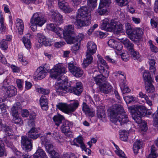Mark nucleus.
Listing matches in <instances>:
<instances>
[{
	"mask_svg": "<svg viewBox=\"0 0 158 158\" xmlns=\"http://www.w3.org/2000/svg\"><path fill=\"white\" fill-rule=\"evenodd\" d=\"M66 72V69L60 64H56L50 70V77L57 80L55 86L56 93L62 95L68 92L79 95L82 91L81 83L77 82L76 83V87H72L67 80H63L60 78L62 75Z\"/></svg>",
	"mask_w": 158,
	"mask_h": 158,
	"instance_id": "f257e3e1",
	"label": "nucleus"
},
{
	"mask_svg": "<svg viewBox=\"0 0 158 158\" xmlns=\"http://www.w3.org/2000/svg\"><path fill=\"white\" fill-rule=\"evenodd\" d=\"M129 112L131 113L132 117L135 122L138 124V126L141 131H145L148 127L146 123L141 120L142 117L146 113L148 115H151L152 112L150 111H146L144 107L136 105L128 107Z\"/></svg>",
	"mask_w": 158,
	"mask_h": 158,
	"instance_id": "f03ea898",
	"label": "nucleus"
},
{
	"mask_svg": "<svg viewBox=\"0 0 158 158\" xmlns=\"http://www.w3.org/2000/svg\"><path fill=\"white\" fill-rule=\"evenodd\" d=\"M110 120L117 125H122L128 121L127 115L121 105H113L108 109Z\"/></svg>",
	"mask_w": 158,
	"mask_h": 158,
	"instance_id": "7ed1b4c3",
	"label": "nucleus"
},
{
	"mask_svg": "<svg viewBox=\"0 0 158 158\" xmlns=\"http://www.w3.org/2000/svg\"><path fill=\"white\" fill-rule=\"evenodd\" d=\"M91 13L86 6H82L78 9L74 22L77 28L87 26L91 23Z\"/></svg>",
	"mask_w": 158,
	"mask_h": 158,
	"instance_id": "20e7f679",
	"label": "nucleus"
},
{
	"mask_svg": "<svg viewBox=\"0 0 158 158\" xmlns=\"http://www.w3.org/2000/svg\"><path fill=\"white\" fill-rule=\"evenodd\" d=\"M97 56L98 59L97 62V66L101 74L94 77V79L96 83L99 86L103 84L105 80V78L108 76L109 72L108 71L109 67L105 60L99 54L97 55Z\"/></svg>",
	"mask_w": 158,
	"mask_h": 158,
	"instance_id": "39448f33",
	"label": "nucleus"
},
{
	"mask_svg": "<svg viewBox=\"0 0 158 158\" xmlns=\"http://www.w3.org/2000/svg\"><path fill=\"white\" fill-rule=\"evenodd\" d=\"M125 26L127 34L132 41H139L142 37L143 33V30L142 28H133L128 23H126Z\"/></svg>",
	"mask_w": 158,
	"mask_h": 158,
	"instance_id": "423d86ee",
	"label": "nucleus"
},
{
	"mask_svg": "<svg viewBox=\"0 0 158 158\" xmlns=\"http://www.w3.org/2000/svg\"><path fill=\"white\" fill-rule=\"evenodd\" d=\"M46 22L45 18L41 16L40 13L36 12L34 13L30 19L29 25L31 29L35 31L37 30V27H41Z\"/></svg>",
	"mask_w": 158,
	"mask_h": 158,
	"instance_id": "0eeeda50",
	"label": "nucleus"
},
{
	"mask_svg": "<svg viewBox=\"0 0 158 158\" xmlns=\"http://www.w3.org/2000/svg\"><path fill=\"white\" fill-rule=\"evenodd\" d=\"M79 104L78 101L75 100L69 104L66 103H59L56 105V107L63 112L70 115L75 111L78 107Z\"/></svg>",
	"mask_w": 158,
	"mask_h": 158,
	"instance_id": "6e6552de",
	"label": "nucleus"
},
{
	"mask_svg": "<svg viewBox=\"0 0 158 158\" xmlns=\"http://www.w3.org/2000/svg\"><path fill=\"white\" fill-rule=\"evenodd\" d=\"M74 25H69L64 27L63 37L66 42L69 44H72L75 42V33L74 31Z\"/></svg>",
	"mask_w": 158,
	"mask_h": 158,
	"instance_id": "1a4fd4ad",
	"label": "nucleus"
},
{
	"mask_svg": "<svg viewBox=\"0 0 158 158\" xmlns=\"http://www.w3.org/2000/svg\"><path fill=\"white\" fill-rule=\"evenodd\" d=\"M47 4L50 11L48 14L52 18L54 19L56 24L57 25H59L62 23L63 22V16L57 11L54 10L52 2L48 0L47 2Z\"/></svg>",
	"mask_w": 158,
	"mask_h": 158,
	"instance_id": "9d476101",
	"label": "nucleus"
},
{
	"mask_svg": "<svg viewBox=\"0 0 158 158\" xmlns=\"http://www.w3.org/2000/svg\"><path fill=\"white\" fill-rule=\"evenodd\" d=\"M21 107L19 102L16 103L13 105L10 112L13 116V121L15 123L19 124V126L22 125L23 123L22 120L18 114V111L21 109Z\"/></svg>",
	"mask_w": 158,
	"mask_h": 158,
	"instance_id": "9b49d317",
	"label": "nucleus"
},
{
	"mask_svg": "<svg viewBox=\"0 0 158 158\" xmlns=\"http://www.w3.org/2000/svg\"><path fill=\"white\" fill-rule=\"evenodd\" d=\"M41 139L42 143L45 145L46 151L50 155L52 158H60L59 154L53 150V145L51 144L47 143L48 140L44 136H41Z\"/></svg>",
	"mask_w": 158,
	"mask_h": 158,
	"instance_id": "f8f14e48",
	"label": "nucleus"
},
{
	"mask_svg": "<svg viewBox=\"0 0 158 158\" xmlns=\"http://www.w3.org/2000/svg\"><path fill=\"white\" fill-rule=\"evenodd\" d=\"M111 3V0H100V2L97 11L100 15L107 14L108 11L106 7Z\"/></svg>",
	"mask_w": 158,
	"mask_h": 158,
	"instance_id": "ddd939ff",
	"label": "nucleus"
},
{
	"mask_svg": "<svg viewBox=\"0 0 158 158\" xmlns=\"http://www.w3.org/2000/svg\"><path fill=\"white\" fill-rule=\"evenodd\" d=\"M68 68L69 71L76 77H79L83 74V71L80 68L75 66L73 63H68Z\"/></svg>",
	"mask_w": 158,
	"mask_h": 158,
	"instance_id": "4468645a",
	"label": "nucleus"
},
{
	"mask_svg": "<svg viewBox=\"0 0 158 158\" xmlns=\"http://www.w3.org/2000/svg\"><path fill=\"white\" fill-rule=\"evenodd\" d=\"M113 22V24H111V30L110 31H112L117 35L121 33H124L125 30L124 29L123 26L122 24L115 20Z\"/></svg>",
	"mask_w": 158,
	"mask_h": 158,
	"instance_id": "2eb2a0df",
	"label": "nucleus"
},
{
	"mask_svg": "<svg viewBox=\"0 0 158 158\" xmlns=\"http://www.w3.org/2000/svg\"><path fill=\"white\" fill-rule=\"evenodd\" d=\"M70 143L72 145L79 147V144L80 145V147L82 150L85 152L88 151V153H90L91 151L89 148H86L83 141V138L81 136H78L73 140H71Z\"/></svg>",
	"mask_w": 158,
	"mask_h": 158,
	"instance_id": "dca6fc26",
	"label": "nucleus"
},
{
	"mask_svg": "<svg viewBox=\"0 0 158 158\" xmlns=\"http://www.w3.org/2000/svg\"><path fill=\"white\" fill-rule=\"evenodd\" d=\"M21 143L23 148L27 151H30L32 147L31 142L26 136L22 137Z\"/></svg>",
	"mask_w": 158,
	"mask_h": 158,
	"instance_id": "f3484780",
	"label": "nucleus"
},
{
	"mask_svg": "<svg viewBox=\"0 0 158 158\" xmlns=\"http://www.w3.org/2000/svg\"><path fill=\"white\" fill-rule=\"evenodd\" d=\"M9 137H7L6 140L5 141V143L7 145V146L11 148L15 153V154L18 157H20L21 156H23V158H30V156L26 154L23 155V154L21 153L19 151H18L15 147L13 146L12 143L9 141L7 140V139H9Z\"/></svg>",
	"mask_w": 158,
	"mask_h": 158,
	"instance_id": "a211bd4d",
	"label": "nucleus"
},
{
	"mask_svg": "<svg viewBox=\"0 0 158 158\" xmlns=\"http://www.w3.org/2000/svg\"><path fill=\"white\" fill-rule=\"evenodd\" d=\"M34 36L31 33H28L24 36L22 39L25 48L27 49H29L31 48V43L30 40Z\"/></svg>",
	"mask_w": 158,
	"mask_h": 158,
	"instance_id": "6ab92c4d",
	"label": "nucleus"
},
{
	"mask_svg": "<svg viewBox=\"0 0 158 158\" xmlns=\"http://www.w3.org/2000/svg\"><path fill=\"white\" fill-rule=\"evenodd\" d=\"M114 20H112L110 23H109V20L108 18H105L102 21L101 23V28L102 30H104L107 31H110L111 30V28L112 27V24H113V22Z\"/></svg>",
	"mask_w": 158,
	"mask_h": 158,
	"instance_id": "aec40b11",
	"label": "nucleus"
},
{
	"mask_svg": "<svg viewBox=\"0 0 158 158\" xmlns=\"http://www.w3.org/2000/svg\"><path fill=\"white\" fill-rule=\"evenodd\" d=\"M58 5L60 8L65 13H69L73 11V9L69 6L64 0H58Z\"/></svg>",
	"mask_w": 158,
	"mask_h": 158,
	"instance_id": "412c9836",
	"label": "nucleus"
},
{
	"mask_svg": "<svg viewBox=\"0 0 158 158\" xmlns=\"http://www.w3.org/2000/svg\"><path fill=\"white\" fill-rule=\"evenodd\" d=\"M36 37L38 38V42L41 45L45 46H50L51 42L49 39L47 38L42 34L38 33L37 34Z\"/></svg>",
	"mask_w": 158,
	"mask_h": 158,
	"instance_id": "4be33fe9",
	"label": "nucleus"
},
{
	"mask_svg": "<svg viewBox=\"0 0 158 158\" xmlns=\"http://www.w3.org/2000/svg\"><path fill=\"white\" fill-rule=\"evenodd\" d=\"M87 50L86 54L92 56L96 52L97 46L96 44L92 41L88 42L87 44Z\"/></svg>",
	"mask_w": 158,
	"mask_h": 158,
	"instance_id": "5701e85b",
	"label": "nucleus"
},
{
	"mask_svg": "<svg viewBox=\"0 0 158 158\" xmlns=\"http://www.w3.org/2000/svg\"><path fill=\"white\" fill-rule=\"evenodd\" d=\"M108 44L109 47L118 51L121 50L123 48L122 45L113 38L109 40Z\"/></svg>",
	"mask_w": 158,
	"mask_h": 158,
	"instance_id": "b1692460",
	"label": "nucleus"
},
{
	"mask_svg": "<svg viewBox=\"0 0 158 158\" xmlns=\"http://www.w3.org/2000/svg\"><path fill=\"white\" fill-rule=\"evenodd\" d=\"M47 75V72L44 68L42 67H40L38 68L34 74L35 77L39 80L45 77Z\"/></svg>",
	"mask_w": 158,
	"mask_h": 158,
	"instance_id": "393cba45",
	"label": "nucleus"
},
{
	"mask_svg": "<svg viewBox=\"0 0 158 158\" xmlns=\"http://www.w3.org/2000/svg\"><path fill=\"white\" fill-rule=\"evenodd\" d=\"M99 87L100 91L106 94L110 92L112 90V87L109 83L107 82H105L102 84Z\"/></svg>",
	"mask_w": 158,
	"mask_h": 158,
	"instance_id": "a878e982",
	"label": "nucleus"
},
{
	"mask_svg": "<svg viewBox=\"0 0 158 158\" xmlns=\"http://www.w3.org/2000/svg\"><path fill=\"white\" fill-rule=\"evenodd\" d=\"M38 132V129L32 127L28 133V137L33 139H36L40 136Z\"/></svg>",
	"mask_w": 158,
	"mask_h": 158,
	"instance_id": "bb28decb",
	"label": "nucleus"
},
{
	"mask_svg": "<svg viewBox=\"0 0 158 158\" xmlns=\"http://www.w3.org/2000/svg\"><path fill=\"white\" fill-rule=\"evenodd\" d=\"M15 24L16 28L17 29L19 33L21 35L22 34L24 29V23L23 21L20 19H17L16 21Z\"/></svg>",
	"mask_w": 158,
	"mask_h": 158,
	"instance_id": "cd10ccee",
	"label": "nucleus"
},
{
	"mask_svg": "<svg viewBox=\"0 0 158 158\" xmlns=\"http://www.w3.org/2000/svg\"><path fill=\"white\" fill-rule=\"evenodd\" d=\"M82 110L86 115L93 117L94 115V111L93 109L90 108L85 103L83 102L82 105Z\"/></svg>",
	"mask_w": 158,
	"mask_h": 158,
	"instance_id": "c85d7f7f",
	"label": "nucleus"
},
{
	"mask_svg": "<svg viewBox=\"0 0 158 158\" xmlns=\"http://www.w3.org/2000/svg\"><path fill=\"white\" fill-rule=\"evenodd\" d=\"M40 105L43 110H46L48 109V100L46 97L42 95L40 100Z\"/></svg>",
	"mask_w": 158,
	"mask_h": 158,
	"instance_id": "c756f323",
	"label": "nucleus"
},
{
	"mask_svg": "<svg viewBox=\"0 0 158 158\" xmlns=\"http://www.w3.org/2000/svg\"><path fill=\"white\" fill-rule=\"evenodd\" d=\"M16 89L13 85L10 86L7 88L6 94L9 97H12L16 95Z\"/></svg>",
	"mask_w": 158,
	"mask_h": 158,
	"instance_id": "7c9ffc66",
	"label": "nucleus"
},
{
	"mask_svg": "<svg viewBox=\"0 0 158 158\" xmlns=\"http://www.w3.org/2000/svg\"><path fill=\"white\" fill-rule=\"evenodd\" d=\"M97 115L98 118L102 119L104 117L105 115V106L103 105L99 106L97 108Z\"/></svg>",
	"mask_w": 158,
	"mask_h": 158,
	"instance_id": "2f4dec72",
	"label": "nucleus"
},
{
	"mask_svg": "<svg viewBox=\"0 0 158 158\" xmlns=\"http://www.w3.org/2000/svg\"><path fill=\"white\" fill-rule=\"evenodd\" d=\"M143 146V142L141 140H137L134 143L133 147V150L134 153L137 154L139 150Z\"/></svg>",
	"mask_w": 158,
	"mask_h": 158,
	"instance_id": "473e14b6",
	"label": "nucleus"
},
{
	"mask_svg": "<svg viewBox=\"0 0 158 158\" xmlns=\"http://www.w3.org/2000/svg\"><path fill=\"white\" fill-rule=\"evenodd\" d=\"M71 124L70 122L68 121L64 122L61 127L62 131L65 134L69 132L70 131V126Z\"/></svg>",
	"mask_w": 158,
	"mask_h": 158,
	"instance_id": "72a5a7b5",
	"label": "nucleus"
},
{
	"mask_svg": "<svg viewBox=\"0 0 158 158\" xmlns=\"http://www.w3.org/2000/svg\"><path fill=\"white\" fill-rule=\"evenodd\" d=\"M152 82L145 83V89L148 93H152L155 91V87L152 84Z\"/></svg>",
	"mask_w": 158,
	"mask_h": 158,
	"instance_id": "f704fd0d",
	"label": "nucleus"
},
{
	"mask_svg": "<svg viewBox=\"0 0 158 158\" xmlns=\"http://www.w3.org/2000/svg\"><path fill=\"white\" fill-rule=\"evenodd\" d=\"M93 60L92 56L86 54V57L83 61L82 66L83 68H85L89 64H91Z\"/></svg>",
	"mask_w": 158,
	"mask_h": 158,
	"instance_id": "c9c22d12",
	"label": "nucleus"
},
{
	"mask_svg": "<svg viewBox=\"0 0 158 158\" xmlns=\"http://www.w3.org/2000/svg\"><path fill=\"white\" fill-rule=\"evenodd\" d=\"M143 78L145 83L152 82L153 79L151 77L150 75L148 70H145L143 75Z\"/></svg>",
	"mask_w": 158,
	"mask_h": 158,
	"instance_id": "e433bc0d",
	"label": "nucleus"
},
{
	"mask_svg": "<svg viewBox=\"0 0 158 158\" xmlns=\"http://www.w3.org/2000/svg\"><path fill=\"white\" fill-rule=\"evenodd\" d=\"M120 42L123 44L128 50L131 49L133 47V45L127 38L121 39Z\"/></svg>",
	"mask_w": 158,
	"mask_h": 158,
	"instance_id": "4c0bfd02",
	"label": "nucleus"
},
{
	"mask_svg": "<svg viewBox=\"0 0 158 158\" xmlns=\"http://www.w3.org/2000/svg\"><path fill=\"white\" fill-rule=\"evenodd\" d=\"M148 59L149 61V63L150 65V70L151 72H153L154 74L155 73L156 71V68L155 67V61L154 60V58L151 57L150 56L148 57Z\"/></svg>",
	"mask_w": 158,
	"mask_h": 158,
	"instance_id": "58836bf2",
	"label": "nucleus"
},
{
	"mask_svg": "<svg viewBox=\"0 0 158 158\" xmlns=\"http://www.w3.org/2000/svg\"><path fill=\"white\" fill-rule=\"evenodd\" d=\"M4 18L2 11H0V30L4 31L6 29L5 24L4 23Z\"/></svg>",
	"mask_w": 158,
	"mask_h": 158,
	"instance_id": "ea45409f",
	"label": "nucleus"
},
{
	"mask_svg": "<svg viewBox=\"0 0 158 158\" xmlns=\"http://www.w3.org/2000/svg\"><path fill=\"white\" fill-rule=\"evenodd\" d=\"M63 119V116L59 114L54 116L53 118V121L57 126H59Z\"/></svg>",
	"mask_w": 158,
	"mask_h": 158,
	"instance_id": "a19ab883",
	"label": "nucleus"
},
{
	"mask_svg": "<svg viewBox=\"0 0 158 158\" xmlns=\"http://www.w3.org/2000/svg\"><path fill=\"white\" fill-rule=\"evenodd\" d=\"M158 156L156 148L154 146L151 147V152L149 155L148 158H156Z\"/></svg>",
	"mask_w": 158,
	"mask_h": 158,
	"instance_id": "79ce46f5",
	"label": "nucleus"
},
{
	"mask_svg": "<svg viewBox=\"0 0 158 158\" xmlns=\"http://www.w3.org/2000/svg\"><path fill=\"white\" fill-rule=\"evenodd\" d=\"M120 139L123 141H126L127 139L128 133L124 130H120L119 131Z\"/></svg>",
	"mask_w": 158,
	"mask_h": 158,
	"instance_id": "37998d69",
	"label": "nucleus"
},
{
	"mask_svg": "<svg viewBox=\"0 0 158 158\" xmlns=\"http://www.w3.org/2000/svg\"><path fill=\"white\" fill-rule=\"evenodd\" d=\"M128 50L130 52L131 56L134 60H138L140 57V55L139 53L134 50L133 47L131 49Z\"/></svg>",
	"mask_w": 158,
	"mask_h": 158,
	"instance_id": "c03bdc74",
	"label": "nucleus"
},
{
	"mask_svg": "<svg viewBox=\"0 0 158 158\" xmlns=\"http://www.w3.org/2000/svg\"><path fill=\"white\" fill-rule=\"evenodd\" d=\"M36 115L35 113L30 114L29 116V119L28 122V125L31 127H34L35 124V117Z\"/></svg>",
	"mask_w": 158,
	"mask_h": 158,
	"instance_id": "a18cd8bd",
	"label": "nucleus"
},
{
	"mask_svg": "<svg viewBox=\"0 0 158 158\" xmlns=\"http://www.w3.org/2000/svg\"><path fill=\"white\" fill-rule=\"evenodd\" d=\"M97 0H87L88 6L91 10L94 9L97 6Z\"/></svg>",
	"mask_w": 158,
	"mask_h": 158,
	"instance_id": "49530a36",
	"label": "nucleus"
},
{
	"mask_svg": "<svg viewBox=\"0 0 158 158\" xmlns=\"http://www.w3.org/2000/svg\"><path fill=\"white\" fill-rule=\"evenodd\" d=\"M148 43L150 47V49L152 52L155 53L158 52V48L153 44L152 40H149L148 41Z\"/></svg>",
	"mask_w": 158,
	"mask_h": 158,
	"instance_id": "de8ad7c7",
	"label": "nucleus"
},
{
	"mask_svg": "<svg viewBox=\"0 0 158 158\" xmlns=\"http://www.w3.org/2000/svg\"><path fill=\"white\" fill-rule=\"evenodd\" d=\"M124 99L127 104L130 103L132 101L136 100V98L134 96H127L124 97Z\"/></svg>",
	"mask_w": 158,
	"mask_h": 158,
	"instance_id": "09e8293b",
	"label": "nucleus"
},
{
	"mask_svg": "<svg viewBox=\"0 0 158 158\" xmlns=\"http://www.w3.org/2000/svg\"><path fill=\"white\" fill-rule=\"evenodd\" d=\"M7 42L6 40L3 39L0 43V48L3 50H6L8 48Z\"/></svg>",
	"mask_w": 158,
	"mask_h": 158,
	"instance_id": "8fccbe9b",
	"label": "nucleus"
},
{
	"mask_svg": "<svg viewBox=\"0 0 158 158\" xmlns=\"http://www.w3.org/2000/svg\"><path fill=\"white\" fill-rule=\"evenodd\" d=\"M4 155L5 156L6 155L5 150L4 144L3 141L0 139V156Z\"/></svg>",
	"mask_w": 158,
	"mask_h": 158,
	"instance_id": "3c124183",
	"label": "nucleus"
},
{
	"mask_svg": "<svg viewBox=\"0 0 158 158\" xmlns=\"http://www.w3.org/2000/svg\"><path fill=\"white\" fill-rule=\"evenodd\" d=\"M54 32L58 37L60 38H62L63 36V31L60 27H57Z\"/></svg>",
	"mask_w": 158,
	"mask_h": 158,
	"instance_id": "603ef678",
	"label": "nucleus"
},
{
	"mask_svg": "<svg viewBox=\"0 0 158 158\" xmlns=\"http://www.w3.org/2000/svg\"><path fill=\"white\" fill-rule=\"evenodd\" d=\"M37 91L39 93L45 95L48 94L49 93V90L48 89H45L42 88H39L36 89Z\"/></svg>",
	"mask_w": 158,
	"mask_h": 158,
	"instance_id": "864d4df0",
	"label": "nucleus"
},
{
	"mask_svg": "<svg viewBox=\"0 0 158 158\" xmlns=\"http://www.w3.org/2000/svg\"><path fill=\"white\" fill-rule=\"evenodd\" d=\"M0 108L4 117L7 116L8 114L6 110V106L4 103L0 105Z\"/></svg>",
	"mask_w": 158,
	"mask_h": 158,
	"instance_id": "5fc2aeb1",
	"label": "nucleus"
},
{
	"mask_svg": "<svg viewBox=\"0 0 158 158\" xmlns=\"http://www.w3.org/2000/svg\"><path fill=\"white\" fill-rule=\"evenodd\" d=\"M76 43V44L72 47L71 49L72 51L75 53L79 49L81 44L79 42Z\"/></svg>",
	"mask_w": 158,
	"mask_h": 158,
	"instance_id": "6e6d98bb",
	"label": "nucleus"
},
{
	"mask_svg": "<svg viewBox=\"0 0 158 158\" xmlns=\"http://www.w3.org/2000/svg\"><path fill=\"white\" fill-rule=\"evenodd\" d=\"M121 57L122 59L124 61H128L129 58V56L128 52L127 51H125L124 52H122Z\"/></svg>",
	"mask_w": 158,
	"mask_h": 158,
	"instance_id": "4d7b16f0",
	"label": "nucleus"
},
{
	"mask_svg": "<svg viewBox=\"0 0 158 158\" xmlns=\"http://www.w3.org/2000/svg\"><path fill=\"white\" fill-rule=\"evenodd\" d=\"M117 4L119 6L122 7L126 5L128 3V0H115Z\"/></svg>",
	"mask_w": 158,
	"mask_h": 158,
	"instance_id": "13d9d810",
	"label": "nucleus"
},
{
	"mask_svg": "<svg viewBox=\"0 0 158 158\" xmlns=\"http://www.w3.org/2000/svg\"><path fill=\"white\" fill-rule=\"evenodd\" d=\"M120 87L123 94L128 93H130L131 91L130 89L126 85H125L124 86H122Z\"/></svg>",
	"mask_w": 158,
	"mask_h": 158,
	"instance_id": "bf43d9fd",
	"label": "nucleus"
},
{
	"mask_svg": "<svg viewBox=\"0 0 158 158\" xmlns=\"http://www.w3.org/2000/svg\"><path fill=\"white\" fill-rule=\"evenodd\" d=\"M16 82L18 88L20 89H22L24 83L23 80L22 79H16Z\"/></svg>",
	"mask_w": 158,
	"mask_h": 158,
	"instance_id": "052dcab7",
	"label": "nucleus"
},
{
	"mask_svg": "<svg viewBox=\"0 0 158 158\" xmlns=\"http://www.w3.org/2000/svg\"><path fill=\"white\" fill-rule=\"evenodd\" d=\"M2 129L5 131L6 133V134L8 136L11 135L12 132L11 131V129L9 127L7 126H5L3 127L2 126Z\"/></svg>",
	"mask_w": 158,
	"mask_h": 158,
	"instance_id": "680f3d73",
	"label": "nucleus"
},
{
	"mask_svg": "<svg viewBox=\"0 0 158 158\" xmlns=\"http://www.w3.org/2000/svg\"><path fill=\"white\" fill-rule=\"evenodd\" d=\"M151 24L153 28H156V30L158 32V23L156 22V19H151Z\"/></svg>",
	"mask_w": 158,
	"mask_h": 158,
	"instance_id": "e2e57ef3",
	"label": "nucleus"
},
{
	"mask_svg": "<svg viewBox=\"0 0 158 158\" xmlns=\"http://www.w3.org/2000/svg\"><path fill=\"white\" fill-rule=\"evenodd\" d=\"M57 27L54 24L50 23L47 25V29L52 31L54 32L56 28Z\"/></svg>",
	"mask_w": 158,
	"mask_h": 158,
	"instance_id": "0e129e2a",
	"label": "nucleus"
},
{
	"mask_svg": "<svg viewBox=\"0 0 158 158\" xmlns=\"http://www.w3.org/2000/svg\"><path fill=\"white\" fill-rule=\"evenodd\" d=\"M95 34L96 35L100 38H104L106 36V34L105 33L99 31H96Z\"/></svg>",
	"mask_w": 158,
	"mask_h": 158,
	"instance_id": "69168bd1",
	"label": "nucleus"
},
{
	"mask_svg": "<svg viewBox=\"0 0 158 158\" xmlns=\"http://www.w3.org/2000/svg\"><path fill=\"white\" fill-rule=\"evenodd\" d=\"M75 39H76L75 42H75H79L80 43L81 41L84 38V35L82 33H79L78 34V35L75 38Z\"/></svg>",
	"mask_w": 158,
	"mask_h": 158,
	"instance_id": "338daca9",
	"label": "nucleus"
},
{
	"mask_svg": "<svg viewBox=\"0 0 158 158\" xmlns=\"http://www.w3.org/2000/svg\"><path fill=\"white\" fill-rule=\"evenodd\" d=\"M65 44V43L64 41L56 42L55 43L54 46L56 48H59L63 46Z\"/></svg>",
	"mask_w": 158,
	"mask_h": 158,
	"instance_id": "774afa93",
	"label": "nucleus"
}]
</instances>
